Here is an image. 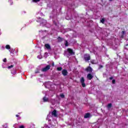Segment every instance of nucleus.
<instances>
[{
	"label": "nucleus",
	"mask_w": 128,
	"mask_h": 128,
	"mask_svg": "<svg viewBox=\"0 0 128 128\" xmlns=\"http://www.w3.org/2000/svg\"><path fill=\"white\" fill-rule=\"evenodd\" d=\"M16 118H18V116H19L18 114H16Z\"/></svg>",
	"instance_id": "nucleus-31"
},
{
	"label": "nucleus",
	"mask_w": 128,
	"mask_h": 128,
	"mask_svg": "<svg viewBox=\"0 0 128 128\" xmlns=\"http://www.w3.org/2000/svg\"><path fill=\"white\" fill-rule=\"evenodd\" d=\"M93 78H94V76H92L91 74H88L87 78L89 80H92Z\"/></svg>",
	"instance_id": "nucleus-8"
},
{
	"label": "nucleus",
	"mask_w": 128,
	"mask_h": 128,
	"mask_svg": "<svg viewBox=\"0 0 128 128\" xmlns=\"http://www.w3.org/2000/svg\"><path fill=\"white\" fill-rule=\"evenodd\" d=\"M38 71H36V72H35L36 74H38Z\"/></svg>",
	"instance_id": "nucleus-33"
},
{
	"label": "nucleus",
	"mask_w": 128,
	"mask_h": 128,
	"mask_svg": "<svg viewBox=\"0 0 128 128\" xmlns=\"http://www.w3.org/2000/svg\"><path fill=\"white\" fill-rule=\"evenodd\" d=\"M12 68H14V65H11V66H8V69Z\"/></svg>",
	"instance_id": "nucleus-22"
},
{
	"label": "nucleus",
	"mask_w": 128,
	"mask_h": 128,
	"mask_svg": "<svg viewBox=\"0 0 128 128\" xmlns=\"http://www.w3.org/2000/svg\"><path fill=\"white\" fill-rule=\"evenodd\" d=\"M52 115L55 118H58V113L56 112V110H54L53 112H52Z\"/></svg>",
	"instance_id": "nucleus-7"
},
{
	"label": "nucleus",
	"mask_w": 128,
	"mask_h": 128,
	"mask_svg": "<svg viewBox=\"0 0 128 128\" xmlns=\"http://www.w3.org/2000/svg\"><path fill=\"white\" fill-rule=\"evenodd\" d=\"M19 128H24V126H21L19 127Z\"/></svg>",
	"instance_id": "nucleus-27"
},
{
	"label": "nucleus",
	"mask_w": 128,
	"mask_h": 128,
	"mask_svg": "<svg viewBox=\"0 0 128 128\" xmlns=\"http://www.w3.org/2000/svg\"><path fill=\"white\" fill-rule=\"evenodd\" d=\"M104 22H106V19H104V18H103L100 20V22L102 24H104Z\"/></svg>",
	"instance_id": "nucleus-17"
},
{
	"label": "nucleus",
	"mask_w": 128,
	"mask_h": 128,
	"mask_svg": "<svg viewBox=\"0 0 128 128\" xmlns=\"http://www.w3.org/2000/svg\"><path fill=\"white\" fill-rule=\"evenodd\" d=\"M110 2H112L113 0H109Z\"/></svg>",
	"instance_id": "nucleus-34"
},
{
	"label": "nucleus",
	"mask_w": 128,
	"mask_h": 128,
	"mask_svg": "<svg viewBox=\"0 0 128 128\" xmlns=\"http://www.w3.org/2000/svg\"><path fill=\"white\" fill-rule=\"evenodd\" d=\"M57 40H58V42H62L64 41V38H61L60 36H58V38H57Z\"/></svg>",
	"instance_id": "nucleus-10"
},
{
	"label": "nucleus",
	"mask_w": 128,
	"mask_h": 128,
	"mask_svg": "<svg viewBox=\"0 0 128 128\" xmlns=\"http://www.w3.org/2000/svg\"><path fill=\"white\" fill-rule=\"evenodd\" d=\"M62 70V67L57 68V70H58V72H60V70Z\"/></svg>",
	"instance_id": "nucleus-18"
},
{
	"label": "nucleus",
	"mask_w": 128,
	"mask_h": 128,
	"mask_svg": "<svg viewBox=\"0 0 128 128\" xmlns=\"http://www.w3.org/2000/svg\"><path fill=\"white\" fill-rule=\"evenodd\" d=\"M112 78H112V77H110V78H109V80H112Z\"/></svg>",
	"instance_id": "nucleus-30"
},
{
	"label": "nucleus",
	"mask_w": 128,
	"mask_h": 128,
	"mask_svg": "<svg viewBox=\"0 0 128 128\" xmlns=\"http://www.w3.org/2000/svg\"><path fill=\"white\" fill-rule=\"evenodd\" d=\"M104 68V66L102 65H100L98 67V69L100 70V68Z\"/></svg>",
	"instance_id": "nucleus-21"
},
{
	"label": "nucleus",
	"mask_w": 128,
	"mask_h": 128,
	"mask_svg": "<svg viewBox=\"0 0 128 128\" xmlns=\"http://www.w3.org/2000/svg\"><path fill=\"white\" fill-rule=\"evenodd\" d=\"M85 70L87 72H92V68L89 66L85 69Z\"/></svg>",
	"instance_id": "nucleus-6"
},
{
	"label": "nucleus",
	"mask_w": 128,
	"mask_h": 128,
	"mask_svg": "<svg viewBox=\"0 0 128 128\" xmlns=\"http://www.w3.org/2000/svg\"><path fill=\"white\" fill-rule=\"evenodd\" d=\"M50 68V65H47L45 68H42V72H48V70Z\"/></svg>",
	"instance_id": "nucleus-4"
},
{
	"label": "nucleus",
	"mask_w": 128,
	"mask_h": 128,
	"mask_svg": "<svg viewBox=\"0 0 128 128\" xmlns=\"http://www.w3.org/2000/svg\"><path fill=\"white\" fill-rule=\"evenodd\" d=\"M49 121L50 120H48Z\"/></svg>",
	"instance_id": "nucleus-36"
},
{
	"label": "nucleus",
	"mask_w": 128,
	"mask_h": 128,
	"mask_svg": "<svg viewBox=\"0 0 128 128\" xmlns=\"http://www.w3.org/2000/svg\"><path fill=\"white\" fill-rule=\"evenodd\" d=\"M64 46H68V42L66 40H65Z\"/></svg>",
	"instance_id": "nucleus-16"
},
{
	"label": "nucleus",
	"mask_w": 128,
	"mask_h": 128,
	"mask_svg": "<svg viewBox=\"0 0 128 128\" xmlns=\"http://www.w3.org/2000/svg\"><path fill=\"white\" fill-rule=\"evenodd\" d=\"M54 24H55V26H56V22H54Z\"/></svg>",
	"instance_id": "nucleus-32"
},
{
	"label": "nucleus",
	"mask_w": 128,
	"mask_h": 128,
	"mask_svg": "<svg viewBox=\"0 0 128 128\" xmlns=\"http://www.w3.org/2000/svg\"><path fill=\"white\" fill-rule=\"evenodd\" d=\"M60 98H64V94H60Z\"/></svg>",
	"instance_id": "nucleus-20"
},
{
	"label": "nucleus",
	"mask_w": 128,
	"mask_h": 128,
	"mask_svg": "<svg viewBox=\"0 0 128 128\" xmlns=\"http://www.w3.org/2000/svg\"><path fill=\"white\" fill-rule=\"evenodd\" d=\"M6 48L7 50H10V45H6Z\"/></svg>",
	"instance_id": "nucleus-19"
},
{
	"label": "nucleus",
	"mask_w": 128,
	"mask_h": 128,
	"mask_svg": "<svg viewBox=\"0 0 128 128\" xmlns=\"http://www.w3.org/2000/svg\"><path fill=\"white\" fill-rule=\"evenodd\" d=\"M48 116H50V115H48Z\"/></svg>",
	"instance_id": "nucleus-35"
},
{
	"label": "nucleus",
	"mask_w": 128,
	"mask_h": 128,
	"mask_svg": "<svg viewBox=\"0 0 128 128\" xmlns=\"http://www.w3.org/2000/svg\"><path fill=\"white\" fill-rule=\"evenodd\" d=\"M112 103L108 104L107 106V108H108V110H110V108H112Z\"/></svg>",
	"instance_id": "nucleus-14"
},
{
	"label": "nucleus",
	"mask_w": 128,
	"mask_h": 128,
	"mask_svg": "<svg viewBox=\"0 0 128 128\" xmlns=\"http://www.w3.org/2000/svg\"><path fill=\"white\" fill-rule=\"evenodd\" d=\"M128 46V44H126V46H125V48H126V50H128V48H126Z\"/></svg>",
	"instance_id": "nucleus-29"
},
{
	"label": "nucleus",
	"mask_w": 128,
	"mask_h": 128,
	"mask_svg": "<svg viewBox=\"0 0 128 128\" xmlns=\"http://www.w3.org/2000/svg\"><path fill=\"white\" fill-rule=\"evenodd\" d=\"M38 22L40 23V25L44 26H45L46 24V20H44V18H38V20H37Z\"/></svg>",
	"instance_id": "nucleus-2"
},
{
	"label": "nucleus",
	"mask_w": 128,
	"mask_h": 128,
	"mask_svg": "<svg viewBox=\"0 0 128 128\" xmlns=\"http://www.w3.org/2000/svg\"><path fill=\"white\" fill-rule=\"evenodd\" d=\"M112 84H116V80H112Z\"/></svg>",
	"instance_id": "nucleus-23"
},
{
	"label": "nucleus",
	"mask_w": 128,
	"mask_h": 128,
	"mask_svg": "<svg viewBox=\"0 0 128 128\" xmlns=\"http://www.w3.org/2000/svg\"><path fill=\"white\" fill-rule=\"evenodd\" d=\"M45 47L47 50H50V46L48 44H46Z\"/></svg>",
	"instance_id": "nucleus-13"
},
{
	"label": "nucleus",
	"mask_w": 128,
	"mask_h": 128,
	"mask_svg": "<svg viewBox=\"0 0 128 128\" xmlns=\"http://www.w3.org/2000/svg\"><path fill=\"white\" fill-rule=\"evenodd\" d=\"M90 62H91V64H96V60H91Z\"/></svg>",
	"instance_id": "nucleus-15"
},
{
	"label": "nucleus",
	"mask_w": 128,
	"mask_h": 128,
	"mask_svg": "<svg viewBox=\"0 0 128 128\" xmlns=\"http://www.w3.org/2000/svg\"><path fill=\"white\" fill-rule=\"evenodd\" d=\"M74 50L70 48H68L66 51L64 52V56H66L68 58V56H74Z\"/></svg>",
	"instance_id": "nucleus-1"
},
{
	"label": "nucleus",
	"mask_w": 128,
	"mask_h": 128,
	"mask_svg": "<svg viewBox=\"0 0 128 128\" xmlns=\"http://www.w3.org/2000/svg\"><path fill=\"white\" fill-rule=\"evenodd\" d=\"M126 34V32L124 31H122V34L124 36Z\"/></svg>",
	"instance_id": "nucleus-26"
},
{
	"label": "nucleus",
	"mask_w": 128,
	"mask_h": 128,
	"mask_svg": "<svg viewBox=\"0 0 128 128\" xmlns=\"http://www.w3.org/2000/svg\"><path fill=\"white\" fill-rule=\"evenodd\" d=\"M43 102H50V100H48V98H46V96H44L43 98Z\"/></svg>",
	"instance_id": "nucleus-11"
},
{
	"label": "nucleus",
	"mask_w": 128,
	"mask_h": 128,
	"mask_svg": "<svg viewBox=\"0 0 128 128\" xmlns=\"http://www.w3.org/2000/svg\"><path fill=\"white\" fill-rule=\"evenodd\" d=\"M40 0H33V2H40Z\"/></svg>",
	"instance_id": "nucleus-24"
},
{
	"label": "nucleus",
	"mask_w": 128,
	"mask_h": 128,
	"mask_svg": "<svg viewBox=\"0 0 128 128\" xmlns=\"http://www.w3.org/2000/svg\"><path fill=\"white\" fill-rule=\"evenodd\" d=\"M80 82L82 88H86V83H84V77L81 78Z\"/></svg>",
	"instance_id": "nucleus-5"
},
{
	"label": "nucleus",
	"mask_w": 128,
	"mask_h": 128,
	"mask_svg": "<svg viewBox=\"0 0 128 128\" xmlns=\"http://www.w3.org/2000/svg\"><path fill=\"white\" fill-rule=\"evenodd\" d=\"M84 60L85 62H88L90 60V54H84Z\"/></svg>",
	"instance_id": "nucleus-3"
},
{
	"label": "nucleus",
	"mask_w": 128,
	"mask_h": 128,
	"mask_svg": "<svg viewBox=\"0 0 128 128\" xmlns=\"http://www.w3.org/2000/svg\"><path fill=\"white\" fill-rule=\"evenodd\" d=\"M52 66H54V62H52Z\"/></svg>",
	"instance_id": "nucleus-28"
},
{
	"label": "nucleus",
	"mask_w": 128,
	"mask_h": 128,
	"mask_svg": "<svg viewBox=\"0 0 128 128\" xmlns=\"http://www.w3.org/2000/svg\"><path fill=\"white\" fill-rule=\"evenodd\" d=\"M68 70H62V74L64 76H68Z\"/></svg>",
	"instance_id": "nucleus-9"
},
{
	"label": "nucleus",
	"mask_w": 128,
	"mask_h": 128,
	"mask_svg": "<svg viewBox=\"0 0 128 128\" xmlns=\"http://www.w3.org/2000/svg\"><path fill=\"white\" fill-rule=\"evenodd\" d=\"M90 112L86 113V114H85L84 118H90Z\"/></svg>",
	"instance_id": "nucleus-12"
},
{
	"label": "nucleus",
	"mask_w": 128,
	"mask_h": 128,
	"mask_svg": "<svg viewBox=\"0 0 128 128\" xmlns=\"http://www.w3.org/2000/svg\"><path fill=\"white\" fill-rule=\"evenodd\" d=\"M3 62H6V58H4V60H3Z\"/></svg>",
	"instance_id": "nucleus-25"
}]
</instances>
